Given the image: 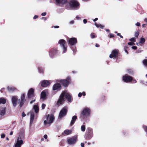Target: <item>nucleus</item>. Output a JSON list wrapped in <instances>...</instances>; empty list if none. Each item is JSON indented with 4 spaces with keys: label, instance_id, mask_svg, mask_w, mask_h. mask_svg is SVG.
Returning <instances> with one entry per match:
<instances>
[{
    "label": "nucleus",
    "instance_id": "nucleus-1",
    "mask_svg": "<svg viewBox=\"0 0 147 147\" xmlns=\"http://www.w3.org/2000/svg\"><path fill=\"white\" fill-rule=\"evenodd\" d=\"M65 98L67 99L69 102L72 101V96L67 91H63L59 96V99L56 103V105L59 107L62 105L65 102Z\"/></svg>",
    "mask_w": 147,
    "mask_h": 147
},
{
    "label": "nucleus",
    "instance_id": "nucleus-2",
    "mask_svg": "<svg viewBox=\"0 0 147 147\" xmlns=\"http://www.w3.org/2000/svg\"><path fill=\"white\" fill-rule=\"evenodd\" d=\"M122 79V80L125 83H131L134 84L137 82V81L134 77L127 74L123 76Z\"/></svg>",
    "mask_w": 147,
    "mask_h": 147
},
{
    "label": "nucleus",
    "instance_id": "nucleus-3",
    "mask_svg": "<svg viewBox=\"0 0 147 147\" xmlns=\"http://www.w3.org/2000/svg\"><path fill=\"white\" fill-rule=\"evenodd\" d=\"M93 133L92 129L90 127L87 128L84 136L86 140H89L91 139L93 137Z\"/></svg>",
    "mask_w": 147,
    "mask_h": 147
},
{
    "label": "nucleus",
    "instance_id": "nucleus-4",
    "mask_svg": "<svg viewBox=\"0 0 147 147\" xmlns=\"http://www.w3.org/2000/svg\"><path fill=\"white\" fill-rule=\"evenodd\" d=\"M46 120H45L44 121V123L45 125L48 124L50 125L53 122L55 119V117L53 115L48 114L46 115Z\"/></svg>",
    "mask_w": 147,
    "mask_h": 147
},
{
    "label": "nucleus",
    "instance_id": "nucleus-5",
    "mask_svg": "<svg viewBox=\"0 0 147 147\" xmlns=\"http://www.w3.org/2000/svg\"><path fill=\"white\" fill-rule=\"evenodd\" d=\"M90 113V109L87 107L84 108L81 113V117L82 119L86 118L89 116Z\"/></svg>",
    "mask_w": 147,
    "mask_h": 147
},
{
    "label": "nucleus",
    "instance_id": "nucleus-6",
    "mask_svg": "<svg viewBox=\"0 0 147 147\" xmlns=\"http://www.w3.org/2000/svg\"><path fill=\"white\" fill-rule=\"evenodd\" d=\"M34 90L33 88H30L28 92L27 97L28 99L32 98L33 100H32L30 102V103L31 104L36 100L35 98L34 99L33 97L35 96V94L34 92Z\"/></svg>",
    "mask_w": 147,
    "mask_h": 147
},
{
    "label": "nucleus",
    "instance_id": "nucleus-7",
    "mask_svg": "<svg viewBox=\"0 0 147 147\" xmlns=\"http://www.w3.org/2000/svg\"><path fill=\"white\" fill-rule=\"evenodd\" d=\"M68 3L72 8H78L80 5L79 3L75 0H70L68 1Z\"/></svg>",
    "mask_w": 147,
    "mask_h": 147
},
{
    "label": "nucleus",
    "instance_id": "nucleus-8",
    "mask_svg": "<svg viewBox=\"0 0 147 147\" xmlns=\"http://www.w3.org/2000/svg\"><path fill=\"white\" fill-rule=\"evenodd\" d=\"M120 54L119 51L118 49H115L112 51L111 53L109 55V57L111 58L118 59Z\"/></svg>",
    "mask_w": 147,
    "mask_h": 147
},
{
    "label": "nucleus",
    "instance_id": "nucleus-9",
    "mask_svg": "<svg viewBox=\"0 0 147 147\" xmlns=\"http://www.w3.org/2000/svg\"><path fill=\"white\" fill-rule=\"evenodd\" d=\"M71 80L70 77H68L65 79L61 80L59 81V82L63 86L67 87L69 84Z\"/></svg>",
    "mask_w": 147,
    "mask_h": 147
},
{
    "label": "nucleus",
    "instance_id": "nucleus-10",
    "mask_svg": "<svg viewBox=\"0 0 147 147\" xmlns=\"http://www.w3.org/2000/svg\"><path fill=\"white\" fill-rule=\"evenodd\" d=\"M58 51L56 48L54 47L51 49L49 51V55L50 57L53 58L54 57L57 55Z\"/></svg>",
    "mask_w": 147,
    "mask_h": 147
},
{
    "label": "nucleus",
    "instance_id": "nucleus-11",
    "mask_svg": "<svg viewBox=\"0 0 147 147\" xmlns=\"http://www.w3.org/2000/svg\"><path fill=\"white\" fill-rule=\"evenodd\" d=\"M77 140V137L74 136L71 138L67 139V142L69 145L74 144H75Z\"/></svg>",
    "mask_w": 147,
    "mask_h": 147
},
{
    "label": "nucleus",
    "instance_id": "nucleus-12",
    "mask_svg": "<svg viewBox=\"0 0 147 147\" xmlns=\"http://www.w3.org/2000/svg\"><path fill=\"white\" fill-rule=\"evenodd\" d=\"M67 110L65 107H63L60 111L59 117V118H61L65 116L67 113Z\"/></svg>",
    "mask_w": 147,
    "mask_h": 147
},
{
    "label": "nucleus",
    "instance_id": "nucleus-13",
    "mask_svg": "<svg viewBox=\"0 0 147 147\" xmlns=\"http://www.w3.org/2000/svg\"><path fill=\"white\" fill-rule=\"evenodd\" d=\"M25 94L24 93L22 94L20 97V99H19V102L20 103L19 106L20 108L22 107L24 104V102L26 100L25 99Z\"/></svg>",
    "mask_w": 147,
    "mask_h": 147
},
{
    "label": "nucleus",
    "instance_id": "nucleus-14",
    "mask_svg": "<svg viewBox=\"0 0 147 147\" xmlns=\"http://www.w3.org/2000/svg\"><path fill=\"white\" fill-rule=\"evenodd\" d=\"M68 44L71 45H75L77 42V39L74 37L69 38L68 40Z\"/></svg>",
    "mask_w": 147,
    "mask_h": 147
},
{
    "label": "nucleus",
    "instance_id": "nucleus-15",
    "mask_svg": "<svg viewBox=\"0 0 147 147\" xmlns=\"http://www.w3.org/2000/svg\"><path fill=\"white\" fill-rule=\"evenodd\" d=\"M61 89V84L59 83L55 84L53 86V90L54 91H59Z\"/></svg>",
    "mask_w": 147,
    "mask_h": 147
},
{
    "label": "nucleus",
    "instance_id": "nucleus-16",
    "mask_svg": "<svg viewBox=\"0 0 147 147\" xmlns=\"http://www.w3.org/2000/svg\"><path fill=\"white\" fill-rule=\"evenodd\" d=\"M41 86L43 87H46L49 86L50 84V82L49 81L46 80H44L41 82Z\"/></svg>",
    "mask_w": 147,
    "mask_h": 147
},
{
    "label": "nucleus",
    "instance_id": "nucleus-17",
    "mask_svg": "<svg viewBox=\"0 0 147 147\" xmlns=\"http://www.w3.org/2000/svg\"><path fill=\"white\" fill-rule=\"evenodd\" d=\"M19 139L20 138H18L17 142L15 144V147H21V145L23 144L22 140Z\"/></svg>",
    "mask_w": 147,
    "mask_h": 147
},
{
    "label": "nucleus",
    "instance_id": "nucleus-18",
    "mask_svg": "<svg viewBox=\"0 0 147 147\" xmlns=\"http://www.w3.org/2000/svg\"><path fill=\"white\" fill-rule=\"evenodd\" d=\"M12 102L13 106L15 107L16 106L18 100V97L16 96H13L11 99Z\"/></svg>",
    "mask_w": 147,
    "mask_h": 147
},
{
    "label": "nucleus",
    "instance_id": "nucleus-19",
    "mask_svg": "<svg viewBox=\"0 0 147 147\" xmlns=\"http://www.w3.org/2000/svg\"><path fill=\"white\" fill-rule=\"evenodd\" d=\"M55 2L57 4L63 5L66 4L68 2L67 0H55Z\"/></svg>",
    "mask_w": 147,
    "mask_h": 147
},
{
    "label": "nucleus",
    "instance_id": "nucleus-20",
    "mask_svg": "<svg viewBox=\"0 0 147 147\" xmlns=\"http://www.w3.org/2000/svg\"><path fill=\"white\" fill-rule=\"evenodd\" d=\"M72 133V131L71 130L67 129L65 130L62 133V135L64 136H65L71 134Z\"/></svg>",
    "mask_w": 147,
    "mask_h": 147
},
{
    "label": "nucleus",
    "instance_id": "nucleus-21",
    "mask_svg": "<svg viewBox=\"0 0 147 147\" xmlns=\"http://www.w3.org/2000/svg\"><path fill=\"white\" fill-rule=\"evenodd\" d=\"M7 88L9 92H13L17 90L16 88L13 87L8 86Z\"/></svg>",
    "mask_w": 147,
    "mask_h": 147
},
{
    "label": "nucleus",
    "instance_id": "nucleus-22",
    "mask_svg": "<svg viewBox=\"0 0 147 147\" xmlns=\"http://www.w3.org/2000/svg\"><path fill=\"white\" fill-rule=\"evenodd\" d=\"M30 123H31L33 122V121L34 117V112L32 111H30Z\"/></svg>",
    "mask_w": 147,
    "mask_h": 147
},
{
    "label": "nucleus",
    "instance_id": "nucleus-23",
    "mask_svg": "<svg viewBox=\"0 0 147 147\" xmlns=\"http://www.w3.org/2000/svg\"><path fill=\"white\" fill-rule=\"evenodd\" d=\"M40 98L45 100L47 98V96L46 93L45 92L42 91L40 94Z\"/></svg>",
    "mask_w": 147,
    "mask_h": 147
},
{
    "label": "nucleus",
    "instance_id": "nucleus-24",
    "mask_svg": "<svg viewBox=\"0 0 147 147\" xmlns=\"http://www.w3.org/2000/svg\"><path fill=\"white\" fill-rule=\"evenodd\" d=\"M66 41L64 39H61L58 42V43L62 47L64 46L66 43Z\"/></svg>",
    "mask_w": 147,
    "mask_h": 147
},
{
    "label": "nucleus",
    "instance_id": "nucleus-25",
    "mask_svg": "<svg viewBox=\"0 0 147 147\" xmlns=\"http://www.w3.org/2000/svg\"><path fill=\"white\" fill-rule=\"evenodd\" d=\"M77 117L76 116L74 115L73 116L72 118V120L70 123V125L72 126L75 123L77 119Z\"/></svg>",
    "mask_w": 147,
    "mask_h": 147
},
{
    "label": "nucleus",
    "instance_id": "nucleus-26",
    "mask_svg": "<svg viewBox=\"0 0 147 147\" xmlns=\"http://www.w3.org/2000/svg\"><path fill=\"white\" fill-rule=\"evenodd\" d=\"M5 107H0V115H3L5 113Z\"/></svg>",
    "mask_w": 147,
    "mask_h": 147
},
{
    "label": "nucleus",
    "instance_id": "nucleus-27",
    "mask_svg": "<svg viewBox=\"0 0 147 147\" xmlns=\"http://www.w3.org/2000/svg\"><path fill=\"white\" fill-rule=\"evenodd\" d=\"M33 109L34 110L35 112L36 113H37L39 112V108L37 105H34L33 106Z\"/></svg>",
    "mask_w": 147,
    "mask_h": 147
},
{
    "label": "nucleus",
    "instance_id": "nucleus-28",
    "mask_svg": "<svg viewBox=\"0 0 147 147\" xmlns=\"http://www.w3.org/2000/svg\"><path fill=\"white\" fill-rule=\"evenodd\" d=\"M145 41V39L144 38L142 37L140 38V41L139 42V44L140 45L142 46L141 44H144Z\"/></svg>",
    "mask_w": 147,
    "mask_h": 147
},
{
    "label": "nucleus",
    "instance_id": "nucleus-29",
    "mask_svg": "<svg viewBox=\"0 0 147 147\" xmlns=\"http://www.w3.org/2000/svg\"><path fill=\"white\" fill-rule=\"evenodd\" d=\"M6 102V100L3 98H0V104H5Z\"/></svg>",
    "mask_w": 147,
    "mask_h": 147
},
{
    "label": "nucleus",
    "instance_id": "nucleus-30",
    "mask_svg": "<svg viewBox=\"0 0 147 147\" xmlns=\"http://www.w3.org/2000/svg\"><path fill=\"white\" fill-rule=\"evenodd\" d=\"M38 69L40 73L44 74V69L43 67H39L38 68Z\"/></svg>",
    "mask_w": 147,
    "mask_h": 147
},
{
    "label": "nucleus",
    "instance_id": "nucleus-31",
    "mask_svg": "<svg viewBox=\"0 0 147 147\" xmlns=\"http://www.w3.org/2000/svg\"><path fill=\"white\" fill-rule=\"evenodd\" d=\"M127 71L128 74L130 75H133L134 74V71L131 69H127Z\"/></svg>",
    "mask_w": 147,
    "mask_h": 147
},
{
    "label": "nucleus",
    "instance_id": "nucleus-32",
    "mask_svg": "<svg viewBox=\"0 0 147 147\" xmlns=\"http://www.w3.org/2000/svg\"><path fill=\"white\" fill-rule=\"evenodd\" d=\"M81 129L82 131H84L86 129V126L85 125H82L81 127Z\"/></svg>",
    "mask_w": 147,
    "mask_h": 147
},
{
    "label": "nucleus",
    "instance_id": "nucleus-33",
    "mask_svg": "<svg viewBox=\"0 0 147 147\" xmlns=\"http://www.w3.org/2000/svg\"><path fill=\"white\" fill-rule=\"evenodd\" d=\"M90 35L92 38H94L96 37V36L95 34L93 33H91Z\"/></svg>",
    "mask_w": 147,
    "mask_h": 147
},
{
    "label": "nucleus",
    "instance_id": "nucleus-34",
    "mask_svg": "<svg viewBox=\"0 0 147 147\" xmlns=\"http://www.w3.org/2000/svg\"><path fill=\"white\" fill-rule=\"evenodd\" d=\"M124 49L125 52L127 54L128 53V52L127 51V49H128V47L127 46H124Z\"/></svg>",
    "mask_w": 147,
    "mask_h": 147
},
{
    "label": "nucleus",
    "instance_id": "nucleus-35",
    "mask_svg": "<svg viewBox=\"0 0 147 147\" xmlns=\"http://www.w3.org/2000/svg\"><path fill=\"white\" fill-rule=\"evenodd\" d=\"M129 40L131 42H133L134 43V42H136V39L135 38H132L129 39Z\"/></svg>",
    "mask_w": 147,
    "mask_h": 147
},
{
    "label": "nucleus",
    "instance_id": "nucleus-36",
    "mask_svg": "<svg viewBox=\"0 0 147 147\" xmlns=\"http://www.w3.org/2000/svg\"><path fill=\"white\" fill-rule=\"evenodd\" d=\"M139 34V31L138 30L135 32V36L136 37H138Z\"/></svg>",
    "mask_w": 147,
    "mask_h": 147
},
{
    "label": "nucleus",
    "instance_id": "nucleus-37",
    "mask_svg": "<svg viewBox=\"0 0 147 147\" xmlns=\"http://www.w3.org/2000/svg\"><path fill=\"white\" fill-rule=\"evenodd\" d=\"M143 63L145 66H147V59H144L143 61Z\"/></svg>",
    "mask_w": 147,
    "mask_h": 147
},
{
    "label": "nucleus",
    "instance_id": "nucleus-38",
    "mask_svg": "<svg viewBox=\"0 0 147 147\" xmlns=\"http://www.w3.org/2000/svg\"><path fill=\"white\" fill-rule=\"evenodd\" d=\"M62 47L63 48V53H65L67 51V47H65V46H64Z\"/></svg>",
    "mask_w": 147,
    "mask_h": 147
},
{
    "label": "nucleus",
    "instance_id": "nucleus-39",
    "mask_svg": "<svg viewBox=\"0 0 147 147\" xmlns=\"http://www.w3.org/2000/svg\"><path fill=\"white\" fill-rule=\"evenodd\" d=\"M128 45H135V44L132 42H130L128 43Z\"/></svg>",
    "mask_w": 147,
    "mask_h": 147
},
{
    "label": "nucleus",
    "instance_id": "nucleus-40",
    "mask_svg": "<svg viewBox=\"0 0 147 147\" xmlns=\"http://www.w3.org/2000/svg\"><path fill=\"white\" fill-rule=\"evenodd\" d=\"M45 107H46L45 104L44 103H43L42 104V109H44L45 108Z\"/></svg>",
    "mask_w": 147,
    "mask_h": 147
},
{
    "label": "nucleus",
    "instance_id": "nucleus-41",
    "mask_svg": "<svg viewBox=\"0 0 147 147\" xmlns=\"http://www.w3.org/2000/svg\"><path fill=\"white\" fill-rule=\"evenodd\" d=\"M109 35H110L109 37L110 38H113L114 37V35L113 34H112V33L110 34Z\"/></svg>",
    "mask_w": 147,
    "mask_h": 147
},
{
    "label": "nucleus",
    "instance_id": "nucleus-42",
    "mask_svg": "<svg viewBox=\"0 0 147 147\" xmlns=\"http://www.w3.org/2000/svg\"><path fill=\"white\" fill-rule=\"evenodd\" d=\"M5 90V88H2L0 90V92L1 93H3Z\"/></svg>",
    "mask_w": 147,
    "mask_h": 147
},
{
    "label": "nucleus",
    "instance_id": "nucleus-43",
    "mask_svg": "<svg viewBox=\"0 0 147 147\" xmlns=\"http://www.w3.org/2000/svg\"><path fill=\"white\" fill-rule=\"evenodd\" d=\"M5 137V135L4 134H2L1 136V138H4Z\"/></svg>",
    "mask_w": 147,
    "mask_h": 147
},
{
    "label": "nucleus",
    "instance_id": "nucleus-44",
    "mask_svg": "<svg viewBox=\"0 0 147 147\" xmlns=\"http://www.w3.org/2000/svg\"><path fill=\"white\" fill-rule=\"evenodd\" d=\"M132 48L133 49L136 50L137 49V47L136 46H132Z\"/></svg>",
    "mask_w": 147,
    "mask_h": 147
},
{
    "label": "nucleus",
    "instance_id": "nucleus-45",
    "mask_svg": "<svg viewBox=\"0 0 147 147\" xmlns=\"http://www.w3.org/2000/svg\"><path fill=\"white\" fill-rule=\"evenodd\" d=\"M117 35V36H119L120 38H123V37L121 35V34L120 33H118Z\"/></svg>",
    "mask_w": 147,
    "mask_h": 147
},
{
    "label": "nucleus",
    "instance_id": "nucleus-46",
    "mask_svg": "<svg viewBox=\"0 0 147 147\" xmlns=\"http://www.w3.org/2000/svg\"><path fill=\"white\" fill-rule=\"evenodd\" d=\"M99 27L102 29L104 27V26L101 25L100 24H99Z\"/></svg>",
    "mask_w": 147,
    "mask_h": 147
},
{
    "label": "nucleus",
    "instance_id": "nucleus-47",
    "mask_svg": "<svg viewBox=\"0 0 147 147\" xmlns=\"http://www.w3.org/2000/svg\"><path fill=\"white\" fill-rule=\"evenodd\" d=\"M95 25L96 26L97 28L99 27V24H98L96 22L95 23Z\"/></svg>",
    "mask_w": 147,
    "mask_h": 147
},
{
    "label": "nucleus",
    "instance_id": "nucleus-48",
    "mask_svg": "<svg viewBox=\"0 0 147 147\" xmlns=\"http://www.w3.org/2000/svg\"><path fill=\"white\" fill-rule=\"evenodd\" d=\"M82 93L81 92H80L78 94V96L80 97L82 96Z\"/></svg>",
    "mask_w": 147,
    "mask_h": 147
},
{
    "label": "nucleus",
    "instance_id": "nucleus-49",
    "mask_svg": "<svg viewBox=\"0 0 147 147\" xmlns=\"http://www.w3.org/2000/svg\"><path fill=\"white\" fill-rule=\"evenodd\" d=\"M26 116V114L24 112H23L22 113V116L24 117Z\"/></svg>",
    "mask_w": 147,
    "mask_h": 147
},
{
    "label": "nucleus",
    "instance_id": "nucleus-50",
    "mask_svg": "<svg viewBox=\"0 0 147 147\" xmlns=\"http://www.w3.org/2000/svg\"><path fill=\"white\" fill-rule=\"evenodd\" d=\"M136 26H140V24L139 22H137L136 24Z\"/></svg>",
    "mask_w": 147,
    "mask_h": 147
},
{
    "label": "nucleus",
    "instance_id": "nucleus-51",
    "mask_svg": "<svg viewBox=\"0 0 147 147\" xmlns=\"http://www.w3.org/2000/svg\"><path fill=\"white\" fill-rule=\"evenodd\" d=\"M46 12H43L42 13L41 15L42 16H46Z\"/></svg>",
    "mask_w": 147,
    "mask_h": 147
},
{
    "label": "nucleus",
    "instance_id": "nucleus-52",
    "mask_svg": "<svg viewBox=\"0 0 147 147\" xmlns=\"http://www.w3.org/2000/svg\"><path fill=\"white\" fill-rule=\"evenodd\" d=\"M38 17V16L37 15H35L33 17V19H35L36 18H37Z\"/></svg>",
    "mask_w": 147,
    "mask_h": 147
},
{
    "label": "nucleus",
    "instance_id": "nucleus-53",
    "mask_svg": "<svg viewBox=\"0 0 147 147\" xmlns=\"http://www.w3.org/2000/svg\"><path fill=\"white\" fill-rule=\"evenodd\" d=\"M41 19H43L44 20H46L47 18L46 17H42L41 18Z\"/></svg>",
    "mask_w": 147,
    "mask_h": 147
},
{
    "label": "nucleus",
    "instance_id": "nucleus-54",
    "mask_svg": "<svg viewBox=\"0 0 147 147\" xmlns=\"http://www.w3.org/2000/svg\"><path fill=\"white\" fill-rule=\"evenodd\" d=\"M83 22H84V24H86L87 23V20L86 19H84V20H83Z\"/></svg>",
    "mask_w": 147,
    "mask_h": 147
},
{
    "label": "nucleus",
    "instance_id": "nucleus-55",
    "mask_svg": "<svg viewBox=\"0 0 147 147\" xmlns=\"http://www.w3.org/2000/svg\"><path fill=\"white\" fill-rule=\"evenodd\" d=\"M84 143H82L81 144V146L82 147H84Z\"/></svg>",
    "mask_w": 147,
    "mask_h": 147
},
{
    "label": "nucleus",
    "instance_id": "nucleus-56",
    "mask_svg": "<svg viewBox=\"0 0 147 147\" xmlns=\"http://www.w3.org/2000/svg\"><path fill=\"white\" fill-rule=\"evenodd\" d=\"M44 138L45 139H47V135L46 134H45V135H44Z\"/></svg>",
    "mask_w": 147,
    "mask_h": 147
},
{
    "label": "nucleus",
    "instance_id": "nucleus-57",
    "mask_svg": "<svg viewBox=\"0 0 147 147\" xmlns=\"http://www.w3.org/2000/svg\"><path fill=\"white\" fill-rule=\"evenodd\" d=\"M82 95L83 96H85L86 95V93L84 92H83L82 93Z\"/></svg>",
    "mask_w": 147,
    "mask_h": 147
},
{
    "label": "nucleus",
    "instance_id": "nucleus-58",
    "mask_svg": "<svg viewBox=\"0 0 147 147\" xmlns=\"http://www.w3.org/2000/svg\"><path fill=\"white\" fill-rule=\"evenodd\" d=\"M74 23V20H72L69 22L70 24H73Z\"/></svg>",
    "mask_w": 147,
    "mask_h": 147
},
{
    "label": "nucleus",
    "instance_id": "nucleus-59",
    "mask_svg": "<svg viewBox=\"0 0 147 147\" xmlns=\"http://www.w3.org/2000/svg\"><path fill=\"white\" fill-rule=\"evenodd\" d=\"M95 46H96V47H100V45H99V44H96V45Z\"/></svg>",
    "mask_w": 147,
    "mask_h": 147
},
{
    "label": "nucleus",
    "instance_id": "nucleus-60",
    "mask_svg": "<svg viewBox=\"0 0 147 147\" xmlns=\"http://www.w3.org/2000/svg\"><path fill=\"white\" fill-rule=\"evenodd\" d=\"M98 20V18H96L95 19H94L93 20V21L94 22H96V21L97 20Z\"/></svg>",
    "mask_w": 147,
    "mask_h": 147
},
{
    "label": "nucleus",
    "instance_id": "nucleus-61",
    "mask_svg": "<svg viewBox=\"0 0 147 147\" xmlns=\"http://www.w3.org/2000/svg\"><path fill=\"white\" fill-rule=\"evenodd\" d=\"M54 27L55 28H59V26H54Z\"/></svg>",
    "mask_w": 147,
    "mask_h": 147
},
{
    "label": "nucleus",
    "instance_id": "nucleus-62",
    "mask_svg": "<svg viewBox=\"0 0 147 147\" xmlns=\"http://www.w3.org/2000/svg\"><path fill=\"white\" fill-rule=\"evenodd\" d=\"M146 24H143V25H142V27H144L146 26Z\"/></svg>",
    "mask_w": 147,
    "mask_h": 147
},
{
    "label": "nucleus",
    "instance_id": "nucleus-63",
    "mask_svg": "<svg viewBox=\"0 0 147 147\" xmlns=\"http://www.w3.org/2000/svg\"><path fill=\"white\" fill-rule=\"evenodd\" d=\"M13 134V131H11L10 133V135H11Z\"/></svg>",
    "mask_w": 147,
    "mask_h": 147
},
{
    "label": "nucleus",
    "instance_id": "nucleus-64",
    "mask_svg": "<svg viewBox=\"0 0 147 147\" xmlns=\"http://www.w3.org/2000/svg\"><path fill=\"white\" fill-rule=\"evenodd\" d=\"M144 21L147 23V18L145 19L144 20Z\"/></svg>",
    "mask_w": 147,
    "mask_h": 147
}]
</instances>
